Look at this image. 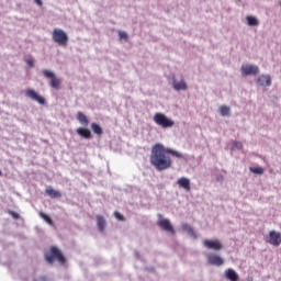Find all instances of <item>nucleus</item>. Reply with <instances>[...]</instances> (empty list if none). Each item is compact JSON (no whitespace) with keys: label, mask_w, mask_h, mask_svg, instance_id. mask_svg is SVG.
Listing matches in <instances>:
<instances>
[{"label":"nucleus","mask_w":281,"mask_h":281,"mask_svg":"<svg viewBox=\"0 0 281 281\" xmlns=\"http://www.w3.org/2000/svg\"><path fill=\"white\" fill-rule=\"evenodd\" d=\"M77 120L81 124V126H85V127L89 126V119L87 117V115H85V113L78 112Z\"/></svg>","instance_id":"6ab92c4d"},{"label":"nucleus","mask_w":281,"mask_h":281,"mask_svg":"<svg viewBox=\"0 0 281 281\" xmlns=\"http://www.w3.org/2000/svg\"><path fill=\"white\" fill-rule=\"evenodd\" d=\"M169 155H172V157H177L178 159H181V154L179 151H176L175 149L166 148L161 144H156L151 148V155H150V164L156 168V170H168V168L172 167V159Z\"/></svg>","instance_id":"f257e3e1"},{"label":"nucleus","mask_w":281,"mask_h":281,"mask_svg":"<svg viewBox=\"0 0 281 281\" xmlns=\"http://www.w3.org/2000/svg\"><path fill=\"white\" fill-rule=\"evenodd\" d=\"M41 281H47V277H40ZM34 281H38V280H34Z\"/></svg>","instance_id":"2f4dec72"},{"label":"nucleus","mask_w":281,"mask_h":281,"mask_svg":"<svg viewBox=\"0 0 281 281\" xmlns=\"http://www.w3.org/2000/svg\"><path fill=\"white\" fill-rule=\"evenodd\" d=\"M114 216L115 218H117V221H124V216H122V214L114 212Z\"/></svg>","instance_id":"c85d7f7f"},{"label":"nucleus","mask_w":281,"mask_h":281,"mask_svg":"<svg viewBox=\"0 0 281 281\" xmlns=\"http://www.w3.org/2000/svg\"><path fill=\"white\" fill-rule=\"evenodd\" d=\"M224 276H225L226 280L238 281V273H236V270H234L232 268L226 269L224 272Z\"/></svg>","instance_id":"f8f14e48"},{"label":"nucleus","mask_w":281,"mask_h":281,"mask_svg":"<svg viewBox=\"0 0 281 281\" xmlns=\"http://www.w3.org/2000/svg\"><path fill=\"white\" fill-rule=\"evenodd\" d=\"M52 38L60 47H67V43H69V36L63 29H55L52 33Z\"/></svg>","instance_id":"7ed1b4c3"},{"label":"nucleus","mask_w":281,"mask_h":281,"mask_svg":"<svg viewBox=\"0 0 281 281\" xmlns=\"http://www.w3.org/2000/svg\"><path fill=\"white\" fill-rule=\"evenodd\" d=\"M43 76L44 78H49V86L52 87V89H60V80L53 71L44 69Z\"/></svg>","instance_id":"423d86ee"},{"label":"nucleus","mask_w":281,"mask_h":281,"mask_svg":"<svg viewBox=\"0 0 281 281\" xmlns=\"http://www.w3.org/2000/svg\"><path fill=\"white\" fill-rule=\"evenodd\" d=\"M249 170L254 175H265V169L262 167H250Z\"/></svg>","instance_id":"b1692460"},{"label":"nucleus","mask_w":281,"mask_h":281,"mask_svg":"<svg viewBox=\"0 0 281 281\" xmlns=\"http://www.w3.org/2000/svg\"><path fill=\"white\" fill-rule=\"evenodd\" d=\"M177 183L180 188H182V190H186V192H190V179L182 177L178 179Z\"/></svg>","instance_id":"f3484780"},{"label":"nucleus","mask_w":281,"mask_h":281,"mask_svg":"<svg viewBox=\"0 0 281 281\" xmlns=\"http://www.w3.org/2000/svg\"><path fill=\"white\" fill-rule=\"evenodd\" d=\"M267 243H269V245H273V247H280L281 234L276 231H270Z\"/></svg>","instance_id":"1a4fd4ad"},{"label":"nucleus","mask_w":281,"mask_h":281,"mask_svg":"<svg viewBox=\"0 0 281 281\" xmlns=\"http://www.w3.org/2000/svg\"><path fill=\"white\" fill-rule=\"evenodd\" d=\"M119 36H120V38H123L124 41H127V38H128V35L122 31L119 32Z\"/></svg>","instance_id":"bb28decb"},{"label":"nucleus","mask_w":281,"mask_h":281,"mask_svg":"<svg viewBox=\"0 0 281 281\" xmlns=\"http://www.w3.org/2000/svg\"><path fill=\"white\" fill-rule=\"evenodd\" d=\"M182 229H183V232H188V234H190V236H192V238H196V233H194V229H192V227H190V225L183 224Z\"/></svg>","instance_id":"412c9836"},{"label":"nucleus","mask_w":281,"mask_h":281,"mask_svg":"<svg viewBox=\"0 0 281 281\" xmlns=\"http://www.w3.org/2000/svg\"><path fill=\"white\" fill-rule=\"evenodd\" d=\"M25 95L27 98H30L31 100H34L38 104H45V98L41 97L38 93H36V91H34L32 89H27L25 91Z\"/></svg>","instance_id":"9b49d317"},{"label":"nucleus","mask_w":281,"mask_h":281,"mask_svg":"<svg viewBox=\"0 0 281 281\" xmlns=\"http://www.w3.org/2000/svg\"><path fill=\"white\" fill-rule=\"evenodd\" d=\"M258 82L261 87H271V77L269 75H261L258 78Z\"/></svg>","instance_id":"dca6fc26"},{"label":"nucleus","mask_w":281,"mask_h":281,"mask_svg":"<svg viewBox=\"0 0 281 281\" xmlns=\"http://www.w3.org/2000/svg\"><path fill=\"white\" fill-rule=\"evenodd\" d=\"M46 262L48 265H54V260H57L60 265H65V256H63V252L58 247H50L49 254H45L44 256Z\"/></svg>","instance_id":"f03ea898"},{"label":"nucleus","mask_w":281,"mask_h":281,"mask_svg":"<svg viewBox=\"0 0 281 281\" xmlns=\"http://www.w3.org/2000/svg\"><path fill=\"white\" fill-rule=\"evenodd\" d=\"M25 63H26L27 66L34 67V59L27 58V59L25 60Z\"/></svg>","instance_id":"cd10ccee"},{"label":"nucleus","mask_w":281,"mask_h":281,"mask_svg":"<svg viewBox=\"0 0 281 281\" xmlns=\"http://www.w3.org/2000/svg\"><path fill=\"white\" fill-rule=\"evenodd\" d=\"M220 113L223 117H226L227 115H229V106L227 105H221L220 106Z\"/></svg>","instance_id":"5701e85b"},{"label":"nucleus","mask_w":281,"mask_h":281,"mask_svg":"<svg viewBox=\"0 0 281 281\" xmlns=\"http://www.w3.org/2000/svg\"><path fill=\"white\" fill-rule=\"evenodd\" d=\"M233 150H243V143L240 142H234L233 144V147H232Z\"/></svg>","instance_id":"a878e982"},{"label":"nucleus","mask_w":281,"mask_h":281,"mask_svg":"<svg viewBox=\"0 0 281 281\" xmlns=\"http://www.w3.org/2000/svg\"><path fill=\"white\" fill-rule=\"evenodd\" d=\"M207 263L212 267H222L224 265V260L221 258V256L216 254H209L206 257Z\"/></svg>","instance_id":"9d476101"},{"label":"nucleus","mask_w":281,"mask_h":281,"mask_svg":"<svg viewBox=\"0 0 281 281\" xmlns=\"http://www.w3.org/2000/svg\"><path fill=\"white\" fill-rule=\"evenodd\" d=\"M154 122L157 126H161V128H172L175 126V121L168 119L164 113H156L154 115Z\"/></svg>","instance_id":"20e7f679"},{"label":"nucleus","mask_w":281,"mask_h":281,"mask_svg":"<svg viewBox=\"0 0 281 281\" xmlns=\"http://www.w3.org/2000/svg\"><path fill=\"white\" fill-rule=\"evenodd\" d=\"M97 227L99 229V232H104V227H106V221L104 220V216L102 215H97Z\"/></svg>","instance_id":"a211bd4d"},{"label":"nucleus","mask_w":281,"mask_h":281,"mask_svg":"<svg viewBox=\"0 0 281 281\" xmlns=\"http://www.w3.org/2000/svg\"><path fill=\"white\" fill-rule=\"evenodd\" d=\"M76 133L83 139H91V131L87 127H78Z\"/></svg>","instance_id":"4468645a"},{"label":"nucleus","mask_w":281,"mask_h":281,"mask_svg":"<svg viewBox=\"0 0 281 281\" xmlns=\"http://www.w3.org/2000/svg\"><path fill=\"white\" fill-rule=\"evenodd\" d=\"M91 130H92V133H94V135H102V127L98 125V123H92Z\"/></svg>","instance_id":"4be33fe9"},{"label":"nucleus","mask_w":281,"mask_h":281,"mask_svg":"<svg viewBox=\"0 0 281 281\" xmlns=\"http://www.w3.org/2000/svg\"><path fill=\"white\" fill-rule=\"evenodd\" d=\"M40 216L41 218H43V221H45L46 223H48V225H54V222L52 221V218L49 217V215L40 212Z\"/></svg>","instance_id":"393cba45"},{"label":"nucleus","mask_w":281,"mask_h":281,"mask_svg":"<svg viewBox=\"0 0 281 281\" xmlns=\"http://www.w3.org/2000/svg\"><path fill=\"white\" fill-rule=\"evenodd\" d=\"M11 216H12L13 218H19V214H16V213H14V212H11Z\"/></svg>","instance_id":"7c9ffc66"},{"label":"nucleus","mask_w":281,"mask_h":281,"mask_svg":"<svg viewBox=\"0 0 281 281\" xmlns=\"http://www.w3.org/2000/svg\"><path fill=\"white\" fill-rule=\"evenodd\" d=\"M45 194H47L50 199H60V196H63L60 191L54 190L52 187L46 188Z\"/></svg>","instance_id":"2eb2a0df"},{"label":"nucleus","mask_w":281,"mask_h":281,"mask_svg":"<svg viewBox=\"0 0 281 281\" xmlns=\"http://www.w3.org/2000/svg\"><path fill=\"white\" fill-rule=\"evenodd\" d=\"M246 20L250 27H256V25H258V19H256V16L248 15Z\"/></svg>","instance_id":"aec40b11"},{"label":"nucleus","mask_w":281,"mask_h":281,"mask_svg":"<svg viewBox=\"0 0 281 281\" xmlns=\"http://www.w3.org/2000/svg\"><path fill=\"white\" fill-rule=\"evenodd\" d=\"M172 87L175 91H186L188 89V83L182 79L181 81L173 80Z\"/></svg>","instance_id":"ddd939ff"},{"label":"nucleus","mask_w":281,"mask_h":281,"mask_svg":"<svg viewBox=\"0 0 281 281\" xmlns=\"http://www.w3.org/2000/svg\"><path fill=\"white\" fill-rule=\"evenodd\" d=\"M0 177H1V171H0Z\"/></svg>","instance_id":"473e14b6"},{"label":"nucleus","mask_w":281,"mask_h":281,"mask_svg":"<svg viewBox=\"0 0 281 281\" xmlns=\"http://www.w3.org/2000/svg\"><path fill=\"white\" fill-rule=\"evenodd\" d=\"M203 245L206 249H212L213 251H221L223 249V244L218 239H205Z\"/></svg>","instance_id":"6e6552de"},{"label":"nucleus","mask_w":281,"mask_h":281,"mask_svg":"<svg viewBox=\"0 0 281 281\" xmlns=\"http://www.w3.org/2000/svg\"><path fill=\"white\" fill-rule=\"evenodd\" d=\"M157 225L158 227H160V229H164V232H167V234L175 236V227H172L170 220L164 217L161 214H158Z\"/></svg>","instance_id":"39448f33"},{"label":"nucleus","mask_w":281,"mask_h":281,"mask_svg":"<svg viewBox=\"0 0 281 281\" xmlns=\"http://www.w3.org/2000/svg\"><path fill=\"white\" fill-rule=\"evenodd\" d=\"M241 74L243 76H258L260 68L256 65L244 64L241 66Z\"/></svg>","instance_id":"0eeeda50"},{"label":"nucleus","mask_w":281,"mask_h":281,"mask_svg":"<svg viewBox=\"0 0 281 281\" xmlns=\"http://www.w3.org/2000/svg\"><path fill=\"white\" fill-rule=\"evenodd\" d=\"M34 3H36V5L43 7V1L42 0H34Z\"/></svg>","instance_id":"c756f323"}]
</instances>
